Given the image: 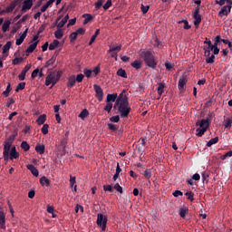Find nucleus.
Masks as SVG:
<instances>
[{"instance_id":"obj_1","label":"nucleus","mask_w":232,"mask_h":232,"mask_svg":"<svg viewBox=\"0 0 232 232\" xmlns=\"http://www.w3.org/2000/svg\"><path fill=\"white\" fill-rule=\"evenodd\" d=\"M140 55L143 59L146 66L151 68L152 70H157V64L159 61L155 57V53L151 50H140Z\"/></svg>"},{"instance_id":"obj_2","label":"nucleus","mask_w":232,"mask_h":232,"mask_svg":"<svg viewBox=\"0 0 232 232\" xmlns=\"http://www.w3.org/2000/svg\"><path fill=\"white\" fill-rule=\"evenodd\" d=\"M211 119H213V113L209 112L207 119L198 120L196 122V126H199V128L196 130L197 137H202V135L208 131L211 124Z\"/></svg>"},{"instance_id":"obj_3","label":"nucleus","mask_w":232,"mask_h":232,"mask_svg":"<svg viewBox=\"0 0 232 232\" xmlns=\"http://www.w3.org/2000/svg\"><path fill=\"white\" fill-rule=\"evenodd\" d=\"M116 108H118V111L121 119L128 117V115H130V112L131 111V107L130 106L128 96H124V99L121 100V102L118 103Z\"/></svg>"},{"instance_id":"obj_4","label":"nucleus","mask_w":232,"mask_h":232,"mask_svg":"<svg viewBox=\"0 0 232 232\" xmlns=\"http://www.w3.org/2000/svg\"><path fill=\"white\" fill-rule=\"evenodd\" d=\"M62 75L63 72L61 71H54L49 72V74L45 78V86H50V84H52L51 88H53L56 82H59Z\"/></svg>"},{"instance_id":"obj_5","label":"nucleus","mask_w":232,"mask_h":232,"mask_svg":"<svg viewBox=\"0 0 232 232\" xmlns=\"http://www.w3.org/2000/svg\"><path fill=\"white\" fill-rule=\"evenodd\" d=\"M12 140L5 141L4 144V160H8L10 159V151H12Z\"/></svg>"},{"instance_id":"obj_6","label":"nucleus","mask_w":232,"mask_h":232,"mask_svg":"<svg viewBox=\"0 0 232 232\" xmlns=\"http://www.w3.org/2000/svg\"><path fill=\"white\" fill-rule=\"evenodd\" d=\"M96 224L97 226L102 227L103 231H106V224H108V218L102 214H98Z\"/></svg>"},{"instance_id":"obj_7","label":"nucleus","mask_w":232,"mask_h":232,"mask_svg":"<svg viewBox=\"0 0 232 232\" xmlns=\"http://www.w3.org/2000/svg\"><path fill=\"white\" fill-rule=\"evenodd\" d=\"M193 18H194V25L196 27H198L200 23H202V15H200V7L197 6L194 13H193Z\"/></svg>"},{"instance_id":"obj_8","label":"nucleus","mask_w":232,"mask_h":232,"mask_svg":"<svg viewBox=\"0 0 232 232\" xmlns=\"http://www.w3.org/2000/svg\"><path fill=\"white\" fill-rule=\"evenodd\" d=\"M93 88L96 93V99H98L99 102H102V99H104V91H102V88L98 84H94Z\"/></svg>"},{"instance_id":"obj_9","label":"nucleus","mask_w":232,"mask_h":232,"mask_svg":"<svg viewBox=\"0 0 232 232\" xmlns=\"http://www.w3.org/2000/svg\"><path fill=\"white\" fill-rule=\"evenodd\" d=\"M188 84V75L183 74L179 77L178 88L179 90H184V87Z\"/></svg>"},{"instance_id":"obj_10","label":"nucleus","mask_w":232,"mask_h":232,"mask_svg":"<svg viewBox=\"0 0 232 232\" xmlns=\"http://www.w3.org/2000/svg\"><path fill=\"white\" fill-rule=\"evenodd\" d=\"M231 5H224L220 11L218 12L219 17H224V15L227 16V14L231 12Z\"/></svg>"},{"instance_id":"obj_11","label":"nucleus","mask_w":232,"mask_h":232,"mask_svg":"<svg viewBox=\"0 0 232 232\" xmlns=\"http://www.w3.org/2000/svg\"><path fill=\"white\" fill-rule=\"evenodd\" d=\"M32 68V64L25 65L22 70L21 73L18 75L19 81H24L26 77V73H28L29 70Z\"/></svg>"},{"instance_id":"obj_12","label":"nucleus","mask_w":232,"mask_h":232,"mask_svg":"<svg viewBox=\"0 0 232 232\" xmlns=\"http://www.w3.org/2000/svg\"><path fill=\"white\" fill-rule=\"evenodd\" d=\"M27 34H28V28L25 29V31L18 39H16V42H15L16 46H21V44H23V43L24 42V39H26Z\"/></svg>"},{"instance_id":"obj_13","label":"nucleus","mask_w":232,"mask_h":232,"mask_svg":"<svg viewBox=\"0 0 232 232\" xmlns=\"http://www.w3.org/2000/svg\"><path fill=\"white\" fill-rule=\"evenodd\" d=\"M0 228L6 229V215H5V212H0Z\"/></svg>"},{"instance_id":"obj_14","label":"nucleus","mask_w":232,"mask_h":232,"mask_svg":"<svg viewBox=\"0 0 232 232\" xmlns=\"http://www.w3.org/2000/svg\"><path fill=\"white\" fill-rule=\"evenodd\" d=\"M10 160H14V159H19V152H17L15 146L11 148V151L9 152Z\"/></svg>"},{"instance_id":"obj_15","label":"nucleus","mask_w":232,"mask_h":232,"mask_svg":"<svg viewBox=\"0 0 232 232\" xmlns=\"http://www.w3.org/2000/svg\"><path fill=\"white\" fill-rule=\"evenodd\" d=\"M20 1L19 0H14L9 6L6 7V12L7 14H10L15 10V6L19 5Z\"/></svg>"},{"instance_id":"obj_16","label":"nucleus","mask_w":232,"mask_h":232,"mask_svg":"<svg viewBox=\"0 0 232 232\" xmlns=\"http://www.w3.org/2000/svg\"><path fill=\"white\" fill-rule=\"evenodd\" d=\"M27 169H29V171H31L32 175H34V177H39V170L35 168V166L32 165V164H28L26 166Z\"/></svg>"},{"instance_id":"obj_17","label":"nucleus","mask_w":232,"mask_h":232,"mask_svg":"<svg viewBox=\"0 0 232 232\" xmlns=\"http://www.w3.org/2000/svg\"><path fill=\"white\" fill-rule=\"evenodd\" d=\"M223 126L226 128V130H231L232 119L226 118V116H224Z\"/></svg>"},{"instance_id":"obj_18","label":"nucleus","mask_w":232,"mask_h":232,"mask_svg":"<svg viewBox=\"0 0 232 232\" xmlns=\"http://www.w3.org/2000/svg\"><path fill=\"white\" fill-rule=\"evenodd\" d=\"M55 61H57V56L53 54L51 59L45 63L44 68H50V66H53V64H55Z\"/></svg>"},{"instance_id":"obj_19","label":"nucleus","mask_w":232,"mask_h":232,"mask_svg":"<svg viewBox=\"0 0 232 232\" xmlns=\"http://www.w3.org/2000/svg\"><path fill=\"white\" fill-rule=\"evenodd\" d=\"M33 5H34L33 0H24L22 7L23 12H24V10H30Z\"/></svg>"},{"instance_id":"obj_20","label":"nucleus","mask_w":232,"mask_h":232,"mask_svg":"<svg viewBox=\"0 0 232 232\" xmlns=\"http://www.w3.org/2000/svg\"><path fill=\"white\" fill-rule=\"evenodd\" d=\"M189 213V208L188 207H183L179 208V215L181 218H186V215Z\"/></svg>"},{"instance_id":"obj_21","label":"nucleus","mask_w":232,"mask_h":232,"mask_svg":"<svg viewBox=\"0 0 232 232\" xmlns=\"http://www.w3.org/2000/svg\"><path fill=\"white\" fill-rule=\"evenodd\" d=\"M75 82H77L75 80V75H71L68 78L67 88H73V86H75Z\"/></svg>"},{"instance_id":"obj_22","label":"nucleus","mask_w":232,"mask_h":232,"mask_svg":"<svg viewBox=\"0 0 232 232\" xmlns=\"http://www.w3.org/2000/svg\"><path fill=\"white\" fill-rule=\"evenodd\" d=\"M37 44H39V41H36L34 44H30L29 47L26 49V53H33L35 48H37Z\"/></svg>"},{"instance_id":"obj_23","label":"nucleus","mask_w":232,"mask_h":232,"mask_svg":"<svg viewBox=\"0 0 232 232\" xmlns=\"http://www.w3.org/2000/svg\"><path fill=\"white\" fill-rule=\"evenodd\" d=\"M101 34V29H97L94 33V34L91 37V40L89 42V46H92L95 43V40L97 39V36Z\"/></svg>"},{"instance_id":"obj_24","label":"nucleus","mask_w":232,"mask_h":232,"mask_svg":"<svg viewBox=\"0 0 232 232\" xmlns=\"http://www.w3.org/2000/svg\"><path fill=\"white\" fill-rule=\"evenodd\" d=\"M44 150H45V147L44 145H41V144H37L35 146V151L36 153H39V155H44Z\"/></svg>"},{"instance_id":"obj_25","label":"nucleus","mask_w":232,"mask_h":232,"mask_svg":"<svg viewBox=\"0 0 232 232\" xmlns=\"http://www.w3.org/2000/svg\"><path fill=\"white\" fill-rule=\"evenodd\" d=\"M36 122L38 124V126H43V124H44V122H46V114H42L38 117V119L36 120Z\"/></svg>"},{"instance_id":"obj_26","label":"nucleus","mask_w":232,"mask_h":232,"mask_svg":"<svg viewBox=\"0 0 232 232\" xmlns=\"http://www.w3.org/2000/svg\"><path fill=\"white\" fill-rule=\"evenodd\" d=\"M106 102H117V93L108 94Z\"/></svg>"},{"instance_id":"obj_27","label":"nucleus","mask_w":232,"mask_h":232,"mask_svg":"<svg viewBox=\"0 0 232 232\" xmlns=\"http://www.w3.org/2000/svg\"><path fill=\"white\" fill-rule=\"evenodd\" d=\"M82 17L84 18L83 24H88L90 21L93 20V16L91 14H84Z\"/></svg>"},{"instance_id":"obj_28","label":"nucleus","mask_w":232,"mask_h":232,"mask_svg":"<svg viewBox=\"0 0 232 232\" xmlns=\"http://www.w3.org/2000/svg\"><path fill=\"white\" fill-rule=\"evenodd\" d=\"M117 75L119 77H122V79H128V73H126V70L122 69V68H120L118 71H117Z\"/></svg>"},{"instance_id":"obj_29","label":"nucleus","mask_w":232,"mask_h":232,"mask_svg":"<svg viewBox=\"0 0 232 232\" xmlns=\"http://www.w3.org/2000/svg\"><path fill=\"white\" fill-rule=\"evenodd\" d=\"M121 171H122V169H121V166L119 165V163H117L116 172H115V174L113 175V178H112L114 182H115V180H117L119 179V176L121 175Z\"/></svg>"},{"instance_id":"obj_30","label":"nucleus","mask_w":232,"mask_h":232,"mask_svg":"<svg viewBox=\"0 0 232 232\" xmlns=\"http://www.w3.org/2000/svg\"><path fill=\"white\" fill-rule=\"evenodd\" d=\"M124 93H126V90H123L122 92L119 95L118 99L115 102V104L113 106L114 110H117V105L121 103V100L124 99Z\"/></svg>"},{"instance_id":"obj_31","label":"nucleus","mask_w":232,"mask_h":232,"mask_svg":"<svg viewBox=\"0 0 232 232\" xmlns=\"http://www.w3.org/2000/svg\"><path fill=\"white\" fill-rule=\"evenodd\" d=\"M68 145V138H63L61 140L60 146H62L63 148V153L64 155V153L66 152V146Z\"/></svg>"},{"instance_id":"obj_32","label":"nucleus","mask_w":232,"mask_h":232,"mask_svg":"<svg viewBox=\"0 0 232 232\" xmlns=\"http://www.w3.org/2000/svg\"><path fill=\"white\" fill-rule=\"evenodd\" d=\"M63 35H64V34L63 33V29L57 27V30L54 32V37L56 39H63Z\"/></svg>"},{"instance_id":"obj_33","label":"nucleus","mask_w":232,"mask_h":232,"mask_svg":"<svg viewBox=\"0 0 232 232\" xmlns=\"http://www.w3.org/2000/svg\"><path fill=\"white\" fill-rule=\"evenodd\" d=\"M88 115H90V112L86 110V109H83L80 114L78 115V117L80 119H82V121H84V119H86V117H88Z\"/></svg>"},{"instance_id":"obj_34","label":"nucleus","mask_w":232,"mask_h":232,"mask_svg":"<svg viewBox=\"0 0 232 232\" xmlns=\"http://www.w3.org/2000/svg\"><path fill=\"white\" fill-rule=\"evenodd\" d=\"M121 50H122V45H117V46H113V45H110V49H109V53H113V52H121Z\"/></svg>"},{"instance_id":"obj_35","label":"nucleus","mask_w":232,"mask_h":232,"mask_svg":"<svg viewBox=\"0 0 232 232\" xmlns=\"http://www.w3.org/2000/svg\"><path fill=\"white\" fill-rule=\"evenodd\" d=\"M40 184L48 188V186H50V179L44 176L40 179Z\"/></svg>"},{"instance_id":"obj_36","label":"nucleus","mask_w":232,"mask_h":232,"mask_svg":"<svg viewBox=\"0 0 232 232\" xmlns=\"http://www.w3.org/2000/svg\"><path fill=\"white\" fill-rule=\"evenodd\" d=\"M218 137L212 138L209 141L207 142V148H211L213 144H218Z\"/></svg>"},{"instance_id":"obj_37","label":"nucleus","mask_w":232,"mask_h":232,"mask_svg":"<svg viewBox=\"0 0 232 232\" xmlns=\"http://www.w3.org/2000/svg\"><path fill=\"white\" fill-rule=\"evenodd\" d=\"M166 86H165V84L163 82H160L159 83L157 91H158V95H160H160H162V93H164V88Z\"/></svg>"},{"instance_id":"obj_38","label":"nucleus","mask_w":232,"mask_h":232,"mask_svg":"<svg viewBox=\"0 0 232 232\" xmlns=\"http://www.w3.org/2000/svg\"><path fill=\"white\" fill-rule=\"evenodd\" d=\"M179 24H184L183 28L184 30H189V28H191V25L189 24V22H188V20H181L178 22Z\"/></svg>"},{"instance_id":"obj_39","label":"nucleus","mask_w":232,"mask_h":232,"mask_svg":"<svg viewBox=\"0 0 232 232\" xmlns=\"http://www.w3.org/2000/svg\"><path fill=\"white\" fill-rule=\"evenodd\" d=\"M131 66L136 70H140V68H142V63H140V61L136 60L131 63Z\"/></svg>"},{"instance_id":"obj_40","label":"nucleus","mask_w":232,"mask_h":232,"mask_svg":"<svg viewBox=\"0 0 232 232\" xmlns=\"http://www.w3.org/2000/svg\"><path fill=\"white\" fill-rule=\"evenodd\" d=\"M232 5V0H216V5H219V6H224V5Z\"/></svg>"},{"instance_id":"obj_41","label":"nucleus","mask_w":232,"mask_h":232,"mask_svg":"<svg viewBox=\"0 0 232 232\" xmlns=\"http://www.w3.org/2000/svg\"><path fill=\"white\" fill-rule=\"evenodd\" d=\"M10 24H11V22L9 20H6L3 25H2V30L3 32H8V29L10 28Z\"/></svg>"},{"instance_id":"obj_42","label":"nucleus","mask_w":232,"mask_h":232,"mask_svg":"<svg viewBox=\"0 0 232 232\" xmlns=\"http://www.w3.org/2000/svg\"><path fill=\"white\" fill-rule=\"evenodd\" d=\"M185 196L187 197L188 200H190L191 202H193V200H195V194L192 191H188L185 193Z\"/></svg>"},{"instance_id":"obj_43","label":"nucleus","mask_w":232,"mask_h":232,"mask_svg":"<svg viewBox=\"0 0 232 232\" xmlns=\"http://www.w3.org/2000/svg\"><path fill=\"white\" fill-rule=\"evenodd\" d=\"M57 46H59L58 40H53V42L51 43L49 45V50H51V51L55 50V48H57Z\"/></svg>"},{"instance_id":"obj_44","label":"nucleus","mask_w":232,"mask_h":232,"mask_svg":"<svg viewBox=\"0 0 232 232\" xmlns=\"http://www.w3.org/2000/svg\"><path fill=\"white\" fill-rule=\"evenodd\" d=\"M12 46V42H7L4 47H3V53H6V52H9L10 48Z\"/></svg>"},{"instance_id":"obj_45","label":"nucleus","mask_w":232,"mask_h":232,"mask_svg":"<svg viewBox=\"0 0 232 232\" xmlns=\"http://www.w3.org/2000/svg\"><path fill=\"white\" fill-rule=\"evenodd\" d=\"M10 92H12V87H11L10 83H8L5 91L3 92V96L8 97V95H10Z\"/></svg>"},{"instance_id":"obj_46","label":"nucleus","mask_w":232,"mask_h":232,"mask_svg":"<svg viewBox=\"0 0 232 232\" xmlns=\"http://www.w3.org/2000/svg\"><path fill=\"white\" fill-rule=\"evenodd\" d=\"M21 148L24 150V151H28L30 150V144L26 141H22Z\"/></svg>"},{"instance_id":"obj_47","label":"nucleus","mask_w":232,"mask_h":232,"mask_svg":"<svg viewBox=\"0 0 232 232\" xmlns=\"http://www.w3.org/2000/svg\"><path fill=\"white\" fill-rule=\"evenodd\" d=\"M206 63L207 64H213V63H215V54H212L211 56H207Z\"/></svg>"},{"instance_id":"obj_48","label":"nucleus","mask_w":232,"mask_h":232,"mask_svg":"<svg viewBox=\"0 0 232 232\" xmlns=\"http://www.w3.org/2000/svg\"><path fill=\"white\" fill-rule=\"evenodd\" d=\"M113 108V103L111 102H106V106L104 107V111H108L109 113H111V109Z\"/></svg>"},{"instance_id":"obj_49","label":"nucleus","mask_w":232,"mask_h":232,"mask_svg":"<svg viewBox=\"0 0 232 232\" xmlns=\"http://www.w3.org/2000/svg\"><path fill=\"white\" fill-rule=\"evenodd\" d=\"M142 175L145 177V179H151V169H147L145 171L142 172Z\"/></svg>"},{"instance_id":"obj_50","label":"nucleus","mask_w":232,"mask_h":232,"mask_svg":"<svg viewBox=\"0 0 232 232\" xmlns=\"http://www.w3.org/2000/svg\"><path fill=\"white\" fill-rule=\"evenodd\" d=\"M232 157V150L227 151L226 154L220 156L221 160H226V159H229Z\"/></svg>"},{"instance_id":"obj_51","label":"nucleus","mask_w":232,"mask_h":232,"mask_svg":"<svg viewBox=\"0 0 232 232\" xmlns=\"http://www.w3.org/2000/svg\"><path fill=\"white\" fill-rule=\"evenodd\" d=\"M26 87V82H20L15 89V92H19L20 90H24V88Z\"/></svg>"},{"instance_id":"obj_52","label":"nucleus","mask_w":232,"mask_h":232,"mask_svg":"<svg viewBox=\"0 0 232 232\" xmlns=\"http://www.w3.org/2000/svg\"><path fill=\"white\" fill-rule=\"evenodd\" d=\"M112 188L116 189L118 193H121V194L124 193V191L122 190V187H121L119 183H116Z\"/></svg>"},{"instance_id":"obj_53","label":"nucleus","mask_w":232,"mask_h":232,"mask_svg":"<svg viewBox=\"0 0 232 232\" xmlns=\"http://www.w3.org/2000/svg\"><path fill=\"white\" fill-rule=\"evenodd\" d=\"M48 128H50V125L44 124V126L42 127L43 135H48Z\"/></svg>"},{"instance_id":"obj_54","label":"nucleus","mask_w":232,"mask_h":232,"mask_svg":"<svg viewBox=\"0 0 232 232\" xmlns=\"http://www.w3.org/2000/svg\"><path fill=\"white\" fill-rule=\"evenodd\" d=\"M83 73H84L85 77H87V79H90L92 77V71L85 68L83 70Z\"/></svg>"},{"instance_id":"obj_55","label":"nucleus","mask_w":232,"mask_h":232,"mask_svg":"<svg viewBox=\"0 0 232 232\" xmlns=\"http://www.w3.org/2000/svg\"><path fill=\"white\" fill-rule=\"evenodd\" d=\"M108 128L111 131H117V130H119V127L113 123H108Z\"/></svg>"},{"instance_id":"obj_56","label":"nucleus","mask_w":232,"mask_h":232,"mask_svg":"<svg viewBox=\"0 0 232 232\" xmlns=\"http://www.w3.org/2000/svg\"><path fill=\"white\" fill-rule=\"evenodd\" d=\"M77 33L76 32H73L70 34L69 38H70V41L71 43H73L74 41L77 40Z\"/></svg>"},{"instance_id":"obj_57","label":"nucleus","mask_w":232,"mask_h":232,"mask_svg":"<svg viewBox=\"0 0 232 232\" xmlns=\"http://www.w3.org/2000/svg\"><path fill=\"white\" fill-rule=\"evenodd\" d=\"M103 191H109L110 193H113V187H111V185H104Z\"/></svg>"},{"instance_id":"obj_58","label":"nucleus","mask_w":232,"mask_h":232,"mask_svg":"<svg viewBox=\"0 0 232 232\" xmlns=\"http://www.w3.org/2000/svg\"><path fill=\"white\" fill-rule=\"evenodd\" d=\"M102 5H104V0H98V1L95 3V8H96V10L101 9V7L102 6Z\"/></svg>"},{"instance_id":"obj_59","label":"nucleus","mask_w":232,"mask_h":232,"mask_svg":"<svg viewBox=\"0 0 232 232\" xmlns=\"http://www.w3.org/2000/svg\"><path fill=\"white\" fill-rule=\"evenodd\" d=\"M173 63L167 62L165 63V68L168 72H171V70H173Z\"/></svg>"},{"instance_id":"obj_60","label":"nucleus","mask_w":232,"mask_h":232,"mask_svg":"<svg viewBox=\"0 0 232 232\" xmlns=\"http://www.w3.org/2000/svg\"><path fill=\"white\" fill-rule=\"evenodd\" d=\"M140 10L142 14H148V11L150 10V5H144L141 4Z\"/></svg>"},{"instance_id":"obj_61","label":"nucleus","mask_w":232,"mask_h":232,"mask_svg":"<svg viewBox=\"0 0 232 232\" xmlns=\"http://www.w3.org/2000/svg\"><path fill=\"white\" fill-rule=\"evenodd\" d=\"M111 122H119L121 121V116L116 115V116H111L110 118Z\"/></svg>"},{"instance_id":"obj_62","label":"nucleus","mask_w":232,"mask_h":232,"mask_svg":"<svg viewBox=\"0 0 232 232\" xmlns=\"http://www.w3.org/2000/svg\"><path fill=\"white\" fill-rule=\"evenodd\" d=\"M82 79H84V74L82 73L78 74L75 78L76 82H82Z\"/></svg>"},{"instance_id":"obj_63","label":"nucleus","mask_w":232,"mask_h":232,"mask_svg":"<svg viewBox=\"0 0 232 232\" xmlns=\"http://www.w3.org/2000/svg\"><path fill=\"white\" fill-rule=\"evenodd\" d=\"M221 43H223L224 44H227L228 45V48L229 50H232V44L231 42H229V40H221Z\"/></svg>"},{"instance_id":"obj_64","label":"nucleus","mask_w":232,"mask_h":232,"mask_svg":"<svg viewBox=\"0 0 232 232\" xmlns=\"http://www.w3.org/2000/svg\"><path fill=\"white\" fill-rule=\"evenodd\" d=\"M111 6V0H108L103 5L104 10H108Z\"/></svg>"}]
</instances>
